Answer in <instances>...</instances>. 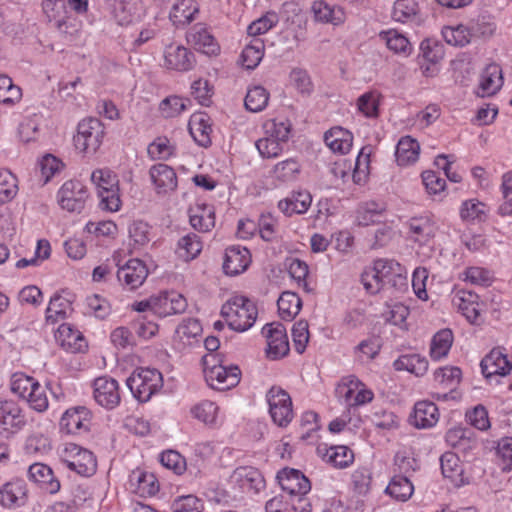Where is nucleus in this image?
Wrapping results in <instances>:
<instances>
[{
  "label": "nucleus",
  "mask_w": 512,
  "mask_h": 512,
  "mask_svg": "<svg viewBox=\"0 0 512 512\" xmlns=\"http://www.w3.org/2000/svg\"><path fill=\"white\" fill-rule=\"evenodd\" d=\"M224 363L225 359L221 354L207 353L202 357L205 380L212 389L228 390L240 381V369L234 365L226 366Z\"/></svg>",
  "instance_id": "nucleus-1"
},
{
  "label": "nucleus",
  "mask_w": 512,
  "mask_h": 512,
  "mask_svg": "<svg viewBox=\"0 0 512 512\" xmlns=\"http://www.w3.org/2000/svg\"><path fill=\"white\" fill-rule=\"evenodd\" d=\"M221 314L231 329L244 332L256 322V304L244 296L237 295L222 306Z\"/></svg>",
  "instance_id": "nucleus-2"
},
{
  "label": "nucleus",
  "mask_w": 512,
  "mask_h": 512,
  "mask_svg": "<svg viewBox=\"0 0 512 512\" xmlns=\"http://www.w3.org/2000/svg\"><path fill=\"white\" fill-rule=\"evenodd\" d=\"M263 136L258 139V153L264 158H276L287 143L290 134V125L275 119H268L262 123Z\"/></svg>",
  "instance_id": "nucleus-3"
},
{
  "label": "nucleus",
  "mask_w": 512,
  "mask_h": 512,
  "mask_svg": "<svg viewBox=\"0 0 512 512\" xmlns=\"http://www.w3.org/2000/svg\"><path fill=\"white\" fill-rule=\"evenodd\" d=\"M91 181L96 186L103 210L116 212L121 207L118 176L108 168L96 169L91 174Z\"/></svg>",
  "instance_id": "nucleus-4"
},
{
  "label": "nucleus",
  "mask_w": 512,
  "mask_h": 512,
  "mask_svg": "<svg viewBox=\"0 0 512 512\" xmlns=\"http://www.w3.org/2000/svg\"><path fill=\"white\" fill-rule=\"evenodd\" d=\"M127 387L139 402H147L163 386L162 374L151 368H137L126 380Z\"/></svg>",
  "instance_id": "nucleus-5"
},
{
  "label": "nucleus",
  "mask_w": 512,
  "mask_h": 512,
  "mask_svg": "<svg viewBox=\"0 0 512 512\" xmlns=\"http://www.w3.org/2000/svg\"><path fill=\"white\" fill-rule=\"evenodd\" d=\"M104 127L97 118H86L79 122L74 136L75 148L86 155L94 154L102 144Z\"/></svg>",
  "instance_id": "nucleus-6"
},
{
  "label": "nucleus",
  "mask_w": 512,
  "mask_h": 512,
  "mask_svg": "<svg viewBox=\"0 0 512 512\" xmlns=\"http://www.w3.org/2000/svg\"><path fill=\"white\" fill-rule=\"evenodd\" d=\"M268 412L274 424L287 427L294 418L292 399L289 393L279 386H272L266 393Z\"/></svg>",
  "instance_id": "nucleus-7"
},
{
  "label": "nucleus",
  "mask_w": 512,
  "mask_h": 512,
  "mask_svg": "<svg viewBox=\"0 0 512 512\" xmlns=\"http://www.w3.org/2000/svg\"><path fill=\"white\" fill-rule=\"evenodd\" d=\"M60 457L70 470L81 476L89 477L96 472L97 461L94 454L77 444H65Z\"/></svg>",
  "instance_id": "nucleus-8"
},
{
  "label": "nucleus",
  "mask_w": 512,
  "mask_h": 512,
  "mask_svg": "<svg viewBox=\"0 0 512 512\" xmlns=\"http://www.w3.org/2000/svg\"><path fill=\"white\" fill-rule=\"evenodd\" d=\"M261 333L266 341L265 356L271 361L280 360L289 354L290 346L285 326L272 322L263 326Z\"/></svg>",
  "instance_id": "nucleus-9"
},
{
  "label": "nucleus",
  "mask_w": 512,
  "mask_h": 512,
  "mask_svg": "<svg viewBox=\"0 0 512 512\" xmlns=\"http://www.w3.org/2000/svg\"><path fill=\"white\" fill-rule=\"evenodd\" d=\"M340 399L349 407H357L371 402L374 398L372 390L368 389L357 377H344L336 388Z\"/></svg>",
  "instance_id": "nucleus-10"
},
{
  "label": "nucleus",
  "mask_w": 512,
  "mask_h": 512,
  "mask_svg": "<svg viewBox=\"0 0 512 512\" xmlns=\"http://www.w3.org/2000/svg\"><path fill=\"white\" fill-rule=\"evenodd\" d=\"M380 278L384 287H391L397 291L408 288L407 269L394 259L380 258L375 260Z\"/></svg>",
  "instance_id": "nucleus-11"
},
{
  "label": "nucleus",
  "mask_w": 512,
  "mask_h": 512,
  "mask_svg": "<svg viewBox=\"0 0 512 512\" xmlns=\"http://www.w3.org/2000/svg\"><path fill=\"white\" fill-rule=\"evenodd\" d=\"M405 227L408 239L419 246L430 244L438 230L436 222L429 215L414 216L406 222Z\"/></svg>",
  "instance_id": "nucleus-12"
},
{
  "label": "nucleus",
  "mask_w": 512,
  "mask_h": 512,
  "mask_svg": "<svg viewBox=\"0 0 512 512\" xmlns=\"http://www.w3.org/2000/svg\"><path fill=\"white\" fill-rule=\"evenodd\" d=\"M88 198L87 188L77 180L66 181L58 192L61 207L69 212L80 213Z\"/></svg>",
  "instance_id": "nucleus-13"
},
{
  "label": "nucleus",
  "mask_w": 512,
  "mask_h": 512,
  "mask_svg": "<svg viewBox=\"0 0 512 512\" xmlns=\"http://www.w3.org/2000/svg\"><path fill=\"white\" fill-rule=\"evenodd\" d=\"M93 397L107 410L116 408L121 401L118 382L107 376L96 378L93 382Z\"/></svg>",
  "instance_id": "nucleus-14"
},
{
  "label": "nucleus",
  "mask_w": 512,
  "mask_h": 512,
  "mask_svg": "<svg viewBox=\"0 0 512 512\" xmlns=\"http://www.w3.org/2000/svg\"><path fill=\"white\" fill-rule=\"evenodd\" d=\"M28 488L25 480L12 478L0 486V505L7 509H16L26 505Z\"/></svg>",
  "instance_id": "nucleus-15"
},
{
  "label": "nucleus",
  "mask_w": 512,
  "mask_h": 512,
  "mask_svg": "<svg viewBox=\"0 0 512 512\" xmlns=\"http://www.w3.org/2000/svg\"><path fill=\"white\" fill-rule=\"evenodd\" d=\"M452 304L471 324L480 318L479 296L469 290L458 289L452 292Z\"/></svg>",
  "instance_id": "nucleus-16"
},
{
  "label": "nucleus",
  "mask_w": 512,
  "mask_h": 512,
  "mask_svg": "<svg viewBox=\"0 0 512 512\" xmlns=\"http://www.w3.org/2000/svg\"><path fill=\"white\" fill-rule=\"evenodd\" d=\"M283 491L293 496H303L311 490L309 479L299 470L284 468L277 473Z\"/></svg>",
  "instance_id": "nucleus-17"
},
{
  "label": "nucleus",
  "mask_w": 512,
  "mask_h": 512,
  "mask_svg": "<svg viewBox=\"0 0 512 512\" xmlns=\"http://www.w3.org/2000/svg\"><path fill=\"white\" fill-rule=\"evenodd\" d=\"M252 261V255L246 247L230 246L224 254L223 271L226 275L236 276L247 270Z\"/></svg>",
  "instance_id": "nucleus-18"
},
{
  "label": "nucleus",
  "mask_w": 512,
  "mask_h": 512,
  "mask_svg": "<svg viewBox=\"0 0 512 512\" xmlns=\"http://www.w3.org/2000/svg\"><path fill=\"white\" fill-rule=\"evenodd\" d=\"M91 414L83 406L65 411L60 420V429L66 434H80L89 430Z\"/></svg>",
  "instance_id": "nucleus-19"
},
{
  "label": "nucleus",
  "mask_w": 512,
  "mask_h": 512,
  "mask_svg": "<svg viewBox=\"0 0 512 512\" xmlns=\"http://www.w3.org/2000/svg\"><path fill=\"white\" fill-rule=\"evenodd\" d=\"M316 451L324 462L337 469L347 468L354 461L353 451L345 445L328 446L327 444H320Z\"/></svg>",
  "instance_id": "nucleus-20"
},
{
  "label": "nucleus",
  "mask_w": 512,
  "mask_h": 512,
  "mask_svg": "<svg viewBox=\"0 0 512 512\" xmlns=\"http://www.w3.org/2000/svg\"><path fill=\"white\" fill-rule=\"evenodd\" d=\"M480 366L483 375L490 381L497 377L503 378L512 373V365H510L506 355L497 349H493L486 355L482 359Z\"/></svg>",
  "instance_id": "nucleus-21"
},
{
  "label": "nucleus",
  "mask_w": 512,
  "mask_h": 512,
  "mask_svg": "<svg viewBox=\"0 0 512 512\" xmlns=\"http://www.w3.org/2000/svg\"><path fill=\"white\" fill-rule=\"evenodd\" d=\"M147 276L148 269L139 259H131L117 270L118 280L130 290L140 287Z\"/></svg>",
  "instance_id": "nucleus-22"
},
{
  "label": "nucleus",
  "mask_w": 512,
  "mask_h": 512,
  "mask_svg": "<svg viewBox=\"0 0 512 512\" xmlns=\"http://www.w3.org/2000/svg\"><path fill=\"white\" fill-rule=\"evenodd\" d=\"M315 22L339 26L346 20V13L341 6L330 4L325 0H315L311 5Z\"/></svg>",
  "instance_id": "nucleus-23"
},
{
  "label": "nucleus",
  "mask_w": 512,
  "mask_h": 512,
  "mask_svg": "<svg viewBox=\"0 0 512 512\" xmlns=\"http://www.w3.org/2000/svg\"><path fill=\"white\" fill-rule=\"evenodd\" d=\"M154 314L159 317H167L183 313L187 308V301L178 292H164L154 296Z\"/></svg>",
  "instance_id": "nucleus-24"
},
{
  "label": "nucleus",
  "mask_w": 512,
  "mask_h": 512,
  "mask_svg": "<svg viewBox=\"0 0 512 512\" xmlns=\"http://www.w3.org/2000/svg\"><path fill=\"white\" fill-rule=\"evenodd\" d=\"M187 41L196 50L206 55H216L220 47L214 36L203 24H196L187 34Z\"/></svg>",
  "instance_id": "nucleus-25"
},
{
  "label": "nucleus",
  "mask_w": 512,
  "mask_h": 512,
  "mask_svg": "<svg viewBox=\"0 0 512 512\" xmlns=\"http://www.w3.org/2000/svg\"><path fill=\"white\" fill-rule=\"evenodd\" d=\"M440 413L436 404L431 401H418L410 416V423L418 429H429L439 421Z\"/></svg>",
  "instance_id": "nucleus-26"
},
{
  "label": "nucleus",
  "mask_w": 512,
  "mask_h": 512,
  "mask_svg": "<svg viewBox=\"0 0 512 512\" xmlns=\"http://www.w3.org/2000/svg\"><path fill=\"white\" fill-rule=\"evenodd\" d=\"M25 423V417L16 403L0 401V432L16 433Z\"/></svg>",
  "instance_id": "nucleus-27"
},
{
  "label": "nucleus",
  "mask_w": 512,
  "mask_h": 512,
  "mask_svg": "<svg viewBox=\"0 0 512 512\" xmlns=\"http://www.w3.org/2000/svg\"><path fill=\"white\" fill-rule=\"evenodd\" d=\"M503 85L501 67L496 63L487 65L480 74L477 95L489 97L496 94Z\"/></svg>",
  "instance_id": "nucleus-28"
},
{
  "label": "nucleus",
  "mask_w": 512,
  "mask_h": 512,
  "mask_svg": "<svg viewBox=\"0 0 512 512\" xmlns=\"http://www.w3.org/2000/svg\"><path fill=\"white\" fill-rule=\"evenodd\" d=\"M28 479L38 484L43 490L55 494L60 490V481L55 477L52 469L43 463H34L28 468Z\"/></svg>",
  "instance_id": "nucleus-29"
},
{
  "label": "nucleus",
  "mask_w": 512,
  "mask_h": 512,
  "mask_svg": "<svg viewBox=\"0 0 512 512\" xmlns=\"http://www.w3.org/2000/svg\"><path fill=\"white\" fill-rule=\"evenodd\" d=\"M191 226L199 232H209L215 226V208L204 202L196 203L189 210Z\"/></svg>",
  "instance_id": "nucleus-30"
},
{
  "label": "nucleus",
  "mask_w": 512,
  "mask_h": 512,
  "mask_svg": "<svg viewBox=\"0 0 512 512\" xmlns=\"http://www.w3.org/2000/svg\"><path fill=\"white\" fill-rule=\"evenodd\" d=\"M189 133L201 147L208 148L211 141L212 126L210 117L205 113L193 114L188 123Z\"/></svg>",
  "instance_id": "nucleus-31"
},
{
  "label": "nucleus",
  "mask_w": 512,
  "mask_h": 512,
  "mask_svg": "<svg viewBox=\"0 0 512 512\" xmlns=\"http://www.w3.org/2000/svg\"><path fill=\"white\" fill-rule=\"evenodd\" d=\"M312 203V196L306 190L292 191L286 198L278 202L279 210L286 216L304 214Z\"/></svg>",
  "instance_id": "nucleus-32"
},
{
  "label": "nucleus",
  "mask_w": 512,
  "mask_h": 512,
  "mask_svg": "<svg viewBox=\"0 0 512 512\" xmlns=\"http://www.w3.org/2000/svg\"><path fill=\"white\" fill-rule=\"evenodd\" d=\"M149 174L159 194L173 191L177 187V176L174 169L164 163L153 165Z\"/></svg>",
  "instance_id": "nucleus-33"
},
{
  "label": "nucleus",
  "mask_w": 512,
  "mask_h": 512,
  "mask_svg": "<svg viewBox=\"0 0 512 512\" xmlns=\"http://www.w3.org/2000/svg\"><path fill=\"white\" fill-rule=\"evenodd\" d=\"M165 65L169 69L188 71L194 64V55L187 48L180 45H170L165 50Z\"/></svg>",
  "instance_id": "nucleus-34"
},
{
  "label": "nucleus",
  "mask_w": 512,
  "mask_h": 512,
  "mask_svg": "<svg viewBox=\"0 0 512 512\" xmlns=\"http://www.w3.org/2000/svg\"><path fill=\"white\" fill-rule=\"evenodd\" d=\"M130 488L141 497L153 496L159 490L154 474L141 470L133 471L129 476Z\"/></svg>",
  "instance_id": "nucleus-35"
},
{
  "label": "nucleus",
  "mask_w": 512,
  "mask_h": 512,
  "mask_svg": "<svg viewBox=\"0 0 512 512\" xmlns=\"http://www.w3.org/2000/svg\"><path fill=\"white\" fill-rule=\"evenodd\" d=\"M442 474L449 479L454 486L460 487L466 483L462 463L453 452H446L440 458Z\"/></svg>",
  "instance_id": "nucleus-36"
},
{
  "label": "nucleus",
  "mask_w": 512,
  "mask_h": 512,
  "mask_svg": "<svg viewBox=\"0 0 512 512\" xmlns=\"http://www.w3.org/2000/svg\"><path fill=\"white\" fill-rule=\"evenodd\" d=\"M324 142L331 149V151L343 155L351 150L353 144V135L350 131L336 126L325 132Z\"/></svg>",
  "instance_id": "nucleus-37"
},
{
  "label": "nucleus",
  "mask_w": 512,
  "mask_h": 512,
  "mask_svg": "<svg viewBox=\"0 0 512 512\" xmlns=\"http://www.w3.org/2000/svg\"><path fill=\"white\" fill-rule=\"evenodd\" d=\"M56 339L64 349L72 353L81 352L87 347L85 338L81 332L67 323L59 326Z\"/></svg>",
  "instance_id": "nucleus-38"
},
{
  "label": "nucleus",
  "mask_w": 512,
  "mask_h": 512,
  "mask_svg": "<svg viewBox=\"0 0 512 512\" xmlns=\"http://www.w3.org/2000/svg\"><path fill=\"white\" fill-rule=\"evenodd\" d=\"M420 154V144L411 136H403L396 145L395 157L399 166L406 167L417 162Z\"/></svg>",
  "instance_id": "nucleus-39"
},
{
  "label": "nucleus",
  "mask_w": 512,
  "mask_h": 512,
  "mask_svg": "<svg viewBox=\"0 0 512 512\" xmlns=\"http://www.w3.org/2000/svg\"><path fill=\"white\" fill-rule=\"evenodd\" d=\"M140 0H113L112 14L119 25H128L140 15Z\"/></svg>",
  "instance_id": "nucleus-40"
},
{
  "label": "nucleus",
  "mask_w": 512,
  "mask_h": 512,
  "mask_svg": "<svg viewBox=\"0 0 512 512\" xmlns=\"http://www.w3.org/2000/svg\"><path fill=\"white\" fill-rule=\"evenodd\" d=\"M454 341L452 330L444 328L436 332L430 342L429 355L433 361L445 359Z\"/></svg>",
  "instance_id": "nucleus-41"
},
{
  "label": "nucleus",
  "mask_w": 512,
  "mask_h": 512,
  "mask_svg": "<svg viewBox=\"0 0 512 512\" xmlns=\"http://www.w3.org/2000/svg\"><path fill=\"white\" fill-rule=\"evenodd\" d=\"M379 39L395 54L407 57L412 53L413 47L408 38L396 29L381 31Z\"/></svg>",
  "instance_id": "nucleus-42"
},
{
  "label": "nucleus",
  "mask_w": 512,
  "mask_h": 512,
  "mask_svg": "<svg viewBox=\"0 0 512 512\" xmlns=\"http://www.w3.org/2000/svg\"><path fill=\"white\" fill-rule=\"evenodd\" d=\"M428 366V360L420 354L401 355L393 362L396 371H407L417 377L425 375Z\"/></svg>",
  "instance_id": "nucleus-43"
},
{
  "label": "nucleus",
  "mask_w": 512,
  "mask_h": 512,
  "mask_svg": "<svg viewBox=\"0 0 512 512\" xmlns=\"http://www.w3.org/2000/svg\"><path fill=\"white\" fill-rule=\"evenodd\" d=\"M128 232L131 253L139 252L151 241V227L144 221H133L129 225Z\"/></svg>",
  "instance_id": "nucleus-44"
},
{
  "label": "nucleus",
  "mask_w": 512,
  "mask_h": 512,
  "mask_svg": "<svg viewBox=\"0 0 512 512\" xmlns=\"http://www.w3.org/2000/svg\"><path fill=\"white\" fill-rule=\"evenodd\" d=\"M199 12V7L195 0H178L169 14L170 20L176 26H184L194 20Z\"/></svg>",
  "instance_id": "nucleus-45"
},
{
  "label": "nucleus",
  "mask_w": 512,
  "mask_h": 512,
  "mask_svg": "<svg viewBox=\"0 0 512 512\" xmlns=\"http://www.w3.org/2000/svg\"><path fill=\"white\" fill-rule=\"evenodd\" d=\"M192 416L198 421L210 427H217L221 424L219 420V407L212 401L203 400L190 410Z\"/></svg>",
  "instance_id": "nucleus-46"
},
{
  "label": "nucleus",
  "mask_w": 512,
  "mask_h": 512,
  "mask_svg": "<svg viewBox=\"0 0 512 512\" xmlns=\"http://www.w3.org/2000/svg\"><path fill=\"white\" fill-rule=\"evenodd\" d=\"M277 306L281 319L292 321L299 314L302 301L295 292L285 291L279 296Z\"/></svg>",
  "instance_id": "nucleus-47"
},
{
  "label": "nucleus",
  "mask_w": 512,
  "mask_h": 512,
  "mask_svg": "<svg viewBox=\"0 0 512 512\" xmlns=\"http://www.w3.org/2000/svg\"><path fill=\"white\" fill-rule=\"evenodd\" d=\"M286 268L289 276L296 282L299 288H302L307 293L313 291L308 281L309 266L305 261L298 258L287 259Z\"/></svg>",
  "instance_id": "nucleus-48"
},
{
  "label": "nucleus",
  "mask_w": 512,
  "mask_h": 512,
  "mask_svg": "<svg viewBox=\"0 0 512 512\" xmlns=\"http://www.w3.org/2000/svg\"><path fill=\"white\" fill-rule=\"evenodd\" d=\"M202 248L201 238L195 233H188L178 240L176 253L181 259L190 261L201 253Z\"/></svg>",
  "instance_id": "nucleus-49"
},
{
  "label": "nucleus",
  "mask_w": 512,
  "mask_h": 512,
  "mask_svg": "<svg viewBox=\"0 0 512 512\" xmlns=\"http://www.w3.org/2000/svg\"><path fill=\"white\" fill-rule=\"evenodd\" d=\"M419 13V5L416 0H397L394 2L391 16L400 23L414 21Z\"/></svg>",
  "instance_id": "nucleus-50"
},
{
  "label": "nucleus",
  "mask_w": 512,
  "mask_h": 512,
  "mask_svg": "<svg viewBox=\"0 0 512 512\" xmlns=\"http://www.w3.org/2000/svg\"><path fill=\"white\" fill-rule=\"evenodd\" d=\"M487 212V206L477 199L463 201L459 210L460 218L465 222L484 221Z\"/></svg>",
  "instance_id": "nucleus-51"
},
{
  "label": "nucleus",
  "mask_w": 512,
  "mask_h": 512,
  "mask_svg": "<svg viewBox=\"0 0 512 512\" xmlns=\"http://www.w3.org/2000/svg\"><path fill=\"white\" fill-rule=\"evenodd\" d=\"M301 172V165L295 158L277 163L273 168L274 178L282 183L295 181Z\"/></svg>",
  "instance_id": "nucleus-52"
},
{
  "label": "nucleus",
  "mask_w": 512,
  "mask_h": 512,
  "mask_svg": "<svg viewBox=\"0 0 512 512\" xmlns=\"http://www.w3.org/2000/svg\"><path fill=\"white\" fill-rule=\"evenodd\" d=\"M442 36L444 40L452 46H465L473 37L471 28L459 24L456 26H446L442 29Z\"/></svg>",
  "instance_id": "nucleus-53"
},
{
  "label": "nucleus",
  "mask_w": 512,
  "mask_h": 512,
  "mask_svg": "<svg viewBox=\"0 0 512 512\" xmlns=\"http://www.w3.org/2000/svg\"><path fill=\"white\" fill-rule=\"evenodd\" d=\"M386 492L398 501H407L414 492V486L407 477L396 475L389 482Z\"/></svg>",
  "instance_id": "nucleus-54"
},
{
  "label": "nucleus",
  "mask_w": 512,
  "mask_h": 512,
  "mask_svg": "<svg viewBox=\"0 0 512 512\" xmlns=\"http://www.w3.org/2000/svg\"><path fill=\"white\" fill-rule=\"evenodd\" d=\"M71 310L70 302L59 294H55L46 309V321L55 324L67 317Z\"/></svg>",
  "instance_id": "nucleus-55"
},
{
  "label": "nucleus",
  "mask_w": 512,
  "mask_h": 512,
  "mask_svg": "<svg viewBox=\"0 0 512 512\" xmlns=\"http://www.w3.org/2000/svg\"><path fill=\"white\" fill-rule=\"evenodd\" d=\"M380 94L371 90L360 95L356 101L357 110L367 118H377L379 115Z\"/></svg>",
  "instance_id": "nucleus-56"
},
{
  "label": "nucleus",
  "mask_w": 512,
  "mask_h": 512,
  "mask_svg": "<svg viewBox=\"0 0 512 512\" xmlns=\"http://www.w3.org/2000/svg\"><path fill=\"white\" fill-rule=\"evenodd\" d=\"M22 98L21 88L7 75H0V103L10 107Z\"/></svg>",
  "instance_id": "nucleus-57"
},
{
  "label": "nucleus",
  "mask_w": 512,
  "mask_h": 512,
  "mask_svg": "<svg viewBox=\"0 0 512 512\" xmlns=\"http://www.w3.org/2000/svg\"><path fill=\"white\" fill-rule=\"evenodd\" d=\"M384 206L376 202H368L357 210L356 220L361 226L377 223L382 217Z\"/></svg>",
  "instance_id": "nucleus-58"
},
{
  "label": "nucleus",
  "mask_w": 512,
  "mask_h": 512,
  "mask_svg": "<svg viewBox=\"0 0 512 512\" xmlns=\"http://www.w3.org/2000/svg\"><path fill=\"white\" fill-rule=\"evenodd\" d=\"M460 279L472 285L489 286L493 281V275L486 268L471 266L460 274Z\"/></svg>",
  "instance_id": "nucleus-59"
},
{
  "label": "nucleus",
  "mask_w": 512,
  "mask_h": 512,
  "mask_svg": "<svg viewBox=\"0 0 512 512\" xmlns=\"http://www.w3.org/2000/svg\"><path fill=\"white\" fill-rule=\"evenodd\" d=\"M361 283L366 292L371 295H375L385 288L376 267L375 260L371 266L366 267L362 272Z\"/></svg>",
  "instance_id": "nucleus-60"
},
{
  "label": "nucleus",
  "mask_w": 512,
  "mask_h": 512,
  "mask_svg": "<svg viewBox=\"0 0 512 512\" xmlns=\"http://www.w3.org/2000/svg\"><path fill=\"white\" fill-rule=\"evenodd\" d=\"M462 372L455 366H446L434 372V380L449 390H453L460 382Z\"/></svg>",
  "instance_id": "nucleus-61"
},
{
  "label": "nucleus",
  "mask_w": 512,
  "mask_h": 512,
  "mask_svg": "<svg viewBox=\"0 0 512 512\" xmlns=\"http://www.w3.org/2000/svg\"><path fill=\"white\" fill-rule=\"evenodd\" d=\"M18 191L17 179L8 170L0 171V203L13 199Z\"/></svg>",
  "instance_id": "nucleus-62"
},
{
  "label": "nucleus",
  "mask_w": 512,
  "mask_h": 512,
  "mask_svg": "<svg viewBox=\"0 0 512 512\" xmlns=\"http://www.w3.org/2000/svg\"><path fill=\"white\" fill-rule=\"evenodd\" d=\"M290 84L301 94L309 95L314 86L308 72L301 68H294L289 74Z\"/></svg>",
  "instance_id": "nucleus-63"
},
{
  "label": "nucleus",
  "mask_w": 512,
  "mask_h": 512,
  "mask_svg": "<svg viewBox=\"0 0 512 512\" xmlns=\"http://www.w3.org/2000/svg\"><path fill=\"white\" fill-rule=\"evenodd\" d=\"M203 501L194 495L178 497L172 503L173 512H202Z\"/></svg>",
  "instance_id": "nucleus-64"
}]
</instances>
